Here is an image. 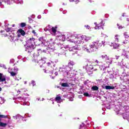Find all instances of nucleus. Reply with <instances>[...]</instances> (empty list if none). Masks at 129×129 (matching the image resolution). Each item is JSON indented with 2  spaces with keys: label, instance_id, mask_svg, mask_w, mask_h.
Here are the masks:
<instances>
[{
  "label": "nucleus",
  "instance_id": "20",
  "mask_svg": "<svg viewBox=\"0 0 129 129\" xmlns=\"http://www.w3.org/2000/svg\"><path fill=\"white\" fill-rule=\"evenodd\" d=\"M57 38L60 41H65V35H60L57 36Z\"/></svg>",
  "mask_w": 129,
  "mask_h": 129
},
{
  "label": "nucleus",
  "instance_id": "8",
  "mask_svg": "<svg viewBox=\"0 0 129 129\" xmlns=\"http://www.w3.org/2000/svg\"><path fill=\"white\" fill-rule=\"evenodd\" d=\"M45 59L46 58H43L40 56H37L36 59L33 60V62H35V63H39V65H40V67H41V65L46 63V61L45 60Z\"/></svg>",
  "mask_w": 129,
  "mask_h": 129
},
{
  "label": "nucleus",
  "instance_id": "1",
  "mask_svg": "<svg viewBox=\"0 0 129 129\" xmlns=\"http://www.w3.org/2000/svg\"><path fill=\"white\" fill-rule=\"evenodd\" d=\"M105 44V41H102V43H99V41H96L93 42L90 45L85 44L82 47L83 51L87 52V53H91V52H94L98 49L99 47H101L102 45Z\"/></svg>",
  "mask_w": 129,
  "mask_h": 129
},
{
  "label": "nucleus",
  "instance_id": "17",
  "mask_svg": "<svg viewBox=\"0 0 129 129\" xmlns=\"http://www.w3.org/2000/svg\"><path fill=\"white\" fill-rule=\"evenodd\" d=\"M55 101H56L57 103H61L63 101V100H62V99L61 98V97H60L59 95H57L56 96V97L55 98Z\"/></svg>",
  "mask_w": 129,
  "mask_h": 129
},
{
  "label": "nucleus",
  "instance_id": "61",
  "mask_svg": "<svg viewBox=\"0 0 129 129\" xmlns=\"http://www.w3.org/2000/svg\"><path fill=\"white\" fill-rule=\"evenodd\" d=\"M51 78L52 79H54V77H52Z\"/></svg>",
  "mask_w": 129,
  "mask_h": 129
},
{
  "label": "nucleus",
  "instance_id": "58",
  "mask_svg": "<svg viewBox=\"0 0 129 129\" xmlns=\"http://www.w3.org/2000/svg\"><path fill=\"white\" fill-rule=\"evenodd\" d=\"M24 84H27V82H25Z\"/></svg>",
  "mask_w": 129,
  "mask_h": 129
},
{
  "label": "nucleus",
  "instance_id": "39",
  "mask_svg": "<svg viewBox=\"0 0 129 129\" xmlns=\"http://www.w3.org/2000/svg\"><path fill=\"white\" fill-rule=\"evenodd\" d=\"M20 100H23V101H25V100H26V98H20Z\"/></svg>",
  "mask_w": 129,
  "mask_h": 129
},
{
  "label": "nucleus",
  "instance_id": "19",
  "mask_svg": "<svg viewBox=\"0 0 129 129\" xmlns=\"http://www.w3.org/2000/svg\"><path fill=\"white\" fill-rule=\"evenodd\" d=\"M91 39V37H88V36H86L85 35H83V40L84 43V41H85L86 42H88V41H89V40H90Z\"/></svg>",
  "mask_w": 129,
  "mask_h": 129
},
{
  "label": "nucleus",
  "instance_id": "4",
  "mask_svg": "<svg viewBox=\"0 0 129 129\" xmlns=\"http://www.w3.org/2000/svg\"><path fill=\"white\" fill-rule=\"evenodd\" d=\"M100 57L103 59V60H106L105 61L103 62V64L100 66L99 68L101 70L106 69V68L109 67V65L112 63V58H109L106 54L101 55Z\"/></svg>",
  "mask_w": 129,
  "mask_h": 129
},
{
  "label": "nucleus",
  "instance_id": "26",
  "mask_svg": "<svg viewBox=\"0 0 129 129\" xmlns=\"http://www.w3.org/2000/svg\"><path fill=\"white\" fill-rule=\"evenodd\" d=\"M124 36L125 39H128V38H129V34H128V33H127V32H125L124 33Z\"/></svg>",
  "mask_w": 129,
  "mask_h": 129
},
{
  "label": "nucleus",
  "instance_id": "3",
  "mask_svg": "<svg viewBox=\"0 0 129 129\" xmlns=\"http://www.w3.org/2000/svg\"><path fill=\"white\" fill-rule=\"evenodd\" d=\"M70 39L69 40L70 43H74V44H82L84 43L83 36L80 35H73L69 34Z\"/></svg>",
  "mask_w": 129,
  "mask_h": 129
},
{
  "label": "nucleus",
  "instance_id": "10",
  "mask_svg": "<svg viewBox=\"0 0 129 129\" xmlns=\"http://www.w3.org/2000/svg\"><path fill=\"white\" fill-rule=\"evenodd\" d=\"M8 117V115H4L0 114V121L2 120V118H7ZM8 125L7 123H4L2 121H0V126L1 127H6Z\"/></svg>",
  "mask_w": 129,
  "mask_h": 129
},
{
  "label": "nucleus",
  "instance_id": "29",
  "mask_svg": "<svg viewBox=\"0 0 129 129\" xmlns=\"http://www.w3.org/2000/svg\"><path fill=\"white\" fill-rule=\"evenodd\" d=\"M20 26L21 27H22V28H24V27H26V23H21L20 24Z\"/></svg>",
  "mask_w": 129,
  "mask_h": 129
},
{
  "label": "nucleus",
  "instance_id": "43",
  "mask_svg": "<svg viewBox=\"0 0 129 129\" xmlns=\"http://www.w3.org/2000/svg\"><path fill=\"white\" fill-rule=\"evenodd\" d=\"M69 100H70V101H73L74 99H73V98H70Z\"/></svg>",
  "mask_w": 129,
  "mask_h": 129
},
{
  "label": "nucleus",
  "instance_id": "63",
  "mask_svg": "<svg viewBox=\"0 0 129 129\" xmlns=\"http://www.w3.org/2000/svg\"><path fill=\"white\" fill-rule=\"evenodd\" d=\"M52 104H54V102H52Z\"/></svg>",
  "mask_w": 129,
  "mask_h": 129
},
{
  "label": "nucleus",
  "instance_id": "52",
  "mask_svg": "<svg viewBox=\"0 0 129 129\" xmlns=\"http://www.w3.org/2000/svg\"><path fill=\"white\" fill-rule=\"evenodd\" d=\"M23 105H27V104L25 102H24V103H23Z\"/></svg>",
  "mask_w": 129,
  "mask_h": 129
},
{
  "label": "nucleus",
  "instance_id": "44",
  "mask_svg": "<svg viewBox=\"0 0 129 129\" xmlns=\"http://www.w3.org/2000/svg\"><path fill=\"white\" fill-rule=\"evenodd\" d=\"M75 2L76 3V4H78V3H79V0H76Z\"/></svg>",
  "mask_w": 129,
  "mask_h": 129
},
{
  "label": "nucleus",
  "instance_id": "25",
  "mask_svg": "<svg viewBox=\"0 0 129 129\" xmlns=\"http://www.w3.org/2000/svg\"><path fill=\"white\" fill-rule=\"evenodd\" d=\"M62 87H69V84L68 83H63L61 84Z\"/></svg>",
  "mask_w": 129,
  "mask_h": 129
},
{
  "label": "nucleus",
  "instance_id": "23",
  "mask_svg": "<svg viewBox=\"0 0 129 129\" xmlns=\"http://www.w3.org/2000/svg\"><path fill=\"white\" fill-rule=\"evenodd\" d=\"M119 37H120V36L119 35H115V37H114L115 42H116V43H118L119 40Z\"/></svg>",
  "mask_w": 129,
  "mask_h": 129
},
{
  "label": "nucleus",
  "instance_id": "15",
  "mask_svg": "<svg viewBox=\"0 0 129 129\" xmlns=\"http://www.w3.org/2000/svg\"><path fill=\"white\" fill-rule=\"evenodd\" d=\"M110 46H112L113 49H117L118 48H119L120 44L116 43H111V44H110Z\"/></svg>",
  "mask_w": 129,
  "mask_h": 129
},
{
  "label": "nucleus",
  "instance_id": "46",
  "mask_svg": "<svg viewBox=\"0 0 129 129\" xmlns=\"http://www.w3.org/2000/svg\"><path fill=\"white\" fill-rule=\"evenodd\" d=\"M126 43H127V42H126V41H123V42H122V44H124V45H125V44H126Z\"/></svg>",
  "mask_w": 129,
  "mask_h": 129
},
{
  "label": "nucleus",
  "instance_id": "53",
  "mask_svg": "<svg viewBox=\"0 0 129 129\" xmlns=\"http://www.w3.org/2000/svg\"><path fill=\"white\" fill-rule=\"evenodd\" d=\"M93 71H97V69H95L93 70Z\"/></svg>",
  "mask_w": 129,
  "mask_h": 129
},
{
  "label": "nucleus",
  "instance_id": "41",
  "mask_svg": "<svg viewBox=\"0 0 129 129\" xmlns=\"http://www.w3.org/2000/svg\"><path fill=\"white\" fill-rule=\"evenodd\" d=\"M28 115H29L28 114H25L24 117H27V116H28L29 117H30V116H28Z\"/></svg>",
  "mask_w": 129,
  "mask_h": 129
},
{
  "label": "nucleus",
  "instance_id": "16",
  "mask_svg": "<svg viewBox=\"0 0 129 129\" xmlns=\"http://www.w3.org/2000/svg\"><path fill=\"white\" fill-rule=\"evenodd\" d=\"M129 54V47L127 49V51H125V50L123 49V52H122V55L124 56H125L126 58H128V54Z\"/></svg>",
  "mask_w": 129,
  "mask_h": 129
},
{
  "label": "nucleus",
  "instance_id": "2",
  "mask_svg": "<svg viewBox=\"0 0 129 129\" xmlns=\"http://www.w3.org/2000/svg\"><path fill=\"white\" fill-rule=\"evenodd\" d=\"M75 64V62H74V61H70V62H69V66H63L60 68L59 71L63 76H67L68 78H71L73 75L72 67Z\"/></svg>",
  "mask_w": 129,
  "mask_h": 129
},
{
  "label": "nucleus",
  "instance_id": "54",
  "mask_svg": "<svg viewBox=\"0 0 129 129\" xmlns=\"http://www.w3.org/2000/svg\"><path fill=\"white\" fill-rule=\"evenodd\" d=\"M1 26H2V23H0V29H2V27Z\"/></svg>",
  "mask_w": 129,
  "mask_h": 129
},
{
  "label": "nucleus",
  "instance_id": "33",
  "mask_svg": "<svg viewBox=\"0 0 129 129\" xmlns=\"http://www.w3.org/2000/svg\"><path fill=\"white\" fill-rule=\"evenodd\" d=\"M2 33L3 35V36H4V37H7V36H8V34H5V33H5V31H2Z\"/></svg>",
  "mask_w": 129,
  "mask_h": 129
},
{
  "label": "nucleus",
  "instance_id": "64",
  "mask_svg": "<svg viewBox=\"0 0 129 129\" xmlns=\"http://www.w3.org/2000/svg\"><path fill=\"white\" fill-rule=\"evenodd\" d=\"M42 100H44V98L42 99Z\"/></svg>",
  "mask_w": 129,
  "mask_h": 129
},
{
  "label": "nucleus",
  "instance_id": "49",
  "mask_svg": "<svg viewBox=\"0 0 129 129\" xmlns=\"http://www.w3.org/2000/svg\"><path fill=\"white\" fill-rule=\"evenodd\" d=\"M95 62L96 63H99V61H98V60H95Z\"/></svg>",
  "mask_w": 129,
  "mask_h": 129
},
{
  "label": "nucleus",
  "instance_id": "50",
  "mask_svg": "<svg viewBox=\"0 0 129 129\" xmlns=\"http://www.w3.org/2000/svg\"><path fill=\"white\" fill-rule=\"evenodd\" d=\"M118 29H119V30H120V29H122V27L120 26L118 27Z\"/></svg>",
  "mask_w": 129,
  "mask_h": 129
},
{
  "label": "nucleus",
  "instance_id": "35",
  "mask_svg": "<svg viewBox=\"0 0 129 129\" xmlns=\"http://www.w3.org/2000/svg\"><path fill=\"white\" fill-rule=\"evenodd\" d=\"M1 67L4 68V69H7V68L6 67V65L5 64H1Z\"/></svg>",
  "mask_w": 129,
  "mask_h": 129
},
{
  "label": "nucleus",
  "instance_id": "57",
  "mask_svg": "<svg viewBox=\"0 0 129 129\" xmlns=\"http://www.w3.org/2000/svg\"><path fill=\"white\" fill-rule=\"evenodd\" d=\"M17 92H18V93H19H19L21 92V91L19 90Z\"/></svg>",
  "mask_w": 129,
  "mask_h": 129
},
{
  "label": "nucleus",
  "instance_id": "60",
  "mask_svg": "<svg viewBox=\"0 0 129 129\" xmlns=\"http://www.w3.org/2000/svg\"><path fill=\"white\" fill-rule=\"evenodd\" d=\"M0 91H2V88L0 87Z\"/></svg>",
  "mask_w": 129,
  "mask_h": 129
},
{
  "label": "nucleus",
  "instance_id": "56",
  "mask_svg": "<svg viewBox=\"0 0 129 129\" xmlns=\"http://www.w3.org/2000/svg\"><path fill=\"white\" fill-rule=\"evenodd\" d=\"M70 2H75L74 0H69Z\"/></svg>",
  "mask_w": 129,
  "mask_h": 129
},
{
  "label": "nucleus",
  "instance_id": "9",
  "mask_svg": "<svg viewBox=\"0 0 129 129\" xmlns=\"http://www.w3.org/2000/svg\"><path fill=\"white\" fill-rule=\"evenodd\" d=\"M18 71H19V69L17 67H15L14 69H8V72L10 73L11 76L14 77L16 75H18Z\"/></svg>",
  "mask_w": 129,
  "mask_h": 129
},
{
  "label": "nucleus",
  "instance_id": "42",
  "mask_svg": "<svg viewBox=\"0 0 129 129\" xmlns=\"http://www.w3.org/2000/svg\"><path fill=\"white\" fill-rule=\"evenodd\" d=\"M41 18H42V17L41 16V15H38L37 16V19H41Z\"/></svg>",
  "mask_w": 129,
  "mask_h": 129
},
{
  "label": "nucleus",
  "instance_id": "38",
  "mask_svg": "<svg viewBox=\"0 0 129 129\" xmlns=\"http://www.w3.org/2000/svg\"><path fill=\"white\" fill-rule=\"evenodd\" d=\"M0 7H1V8H4V5H3V3L2 2H0Z\"/></svg>",
  "mask_w": 129,
  "mask_h": 129
},
{
  "label": "nucleus",
  "instance_id": "22",
  "mask_svg": "<svg viewBox=\"0 0 129 129\" xmlns=\"http://www.w3.org/2000/svg\"><path fill=\"white\" fill-rule=\"evenodd\" d=\"M3 81H6V77H4L3 74H0V82H3Z\"/></svg>",
  "mask_w": 129,
  "mask_h": 129
},
{
  "label": "nucleus",
  "instance_id": "37",
  "mask_svg": "<svg viewBox=\"0 0 129 129\" xmlns=\"http://www.w3.org/2000/svg\"><path fill=\"white\" fill-rule=\"evenodd\" d=\"M32 33L33 34H34V36H37V33H36V31H35V30H32Z\"/></svg>",
  "mask_w": 129,
  "mask_h": 129
},
{
  "label": "nucleus",
  "instance_id": "11",
  "mask_svg": "<svg viewBox=\"0 0 129 129\" xmlns=\"http://www.w3.org/2000/svg\"><path fill=\"white\" fill-rule=\"evenodd\" d=\"M48 31L52 36H55V35H56V32H57V26L52 27L51 29H49Z\"/></svg>",
  "mask_w": 129,
  "mask_h": 129
},
{
  "label": "nucleus",
  "instance_id": "24",
  "mask_svg": "<svg viewBox=\"0 0 129 129\" xmlns=\"http://www.w3.org/2000/svg\"><path fill=\"white\" fill-rule=\"evenodd\" d=\"M105 89L107 90H110V89H114L115 88L113 86H106L105 87Z\"/></svg>",
  "mask_w": 129,
  "mask_h": 129
},
{
  "label": "nucleus",
  "instance_id": "45",
  "mask_svg": "<svg viewBox=\"0 0 129 129\" xmlns=\"http://www.w3.org/2000/svg\"><path fill=\"white\" fill-rule=\"evenodd\" d=\"M54 74H55V76H57L58 75V72H55Z\"/></svg>",
  "mask_w": 129,
  "mask_h": 129
},
{
  "label": "nucleus",
  "instance_id": "36",
  "mask_svg": "<svg viewBox=\"0 0 129 129\" xmlns=\"http://www.w3.org/2000/svg\"><path fill=\"white\" fill-rule=\"evenodd\" d=\"M47 65H48V66H51V65H53V62H52V61H51L50 62H47Z\"/></svg>",
  "mask_w": 129,
  "mask_h": 129
},
{
  "label": "nucleus",
  "instance_id": "14",
  "mask_svg": "<svg viewBox=\"0 0 129 129\" xmlns=\"http://www.w3.org/2000/svg\"><path fill=\"white\" fill-rule=\"evenodd\" d=\"M86 70L87 72H91V70H92L94 68L93 66L91 64H90L89 66H88V64H87L86 66Z\"/></svg>",
  "mask_w": 129,
  "mask_h": 129
},
{
  "label": "nucleus",
  "instance_id": "6",
  "mask_svg": "<svg viewBox=\"0 0 129 129\" xmlns=\"http://www.w3.org/2000/svg\"><path fill=\"white\" fill-rule=\"evenodd\" d=\"M66 49H69V51L71 52L72 51H76V50H80V46L78 45H76L75 46L69 47V45H66L65 47H62L61 48V50H63L64 51L62 52V53H65Z\"/></svg>",
  "mask_w": 129,
  "mask_h": 129
},
{
  "label": "nucleus",
  "instance_id": "7",
  "mask_svg": "<svg viewBox=\"0 0 129 129\" xmlns=\"http://www.w3.org/2000/svg\"><path fill=\"white\" fill-rule=\"evenodd\" d=\"M9 24L5 23V30L8 32H9V38L11 39L12 41L15 40V34L12 32V28L9 27Z\"/></svg>",
  "mask_w": 129,
  "mask_h": 129
},
{
  "label": "nucleus",
  "instance_id": "48",
  "mask_svg": "<svg viewBox=\"0 0 129 129\" xmlns=\"http://www.w3.org/2000/svg\"><path fill=\"white\" fill-rule=\"evenodd\" d=\"M116 57V60H117V59H118V58H119V56H115Z\"/></svg>",
  "mask_w": 129,
  "mask_h": 129
},
{
  "label": "nucleus",
  "instance_id": "62",
  "mask_svg": "<svg viewBox=\"0 0 129 129\" xmlns=\"http://www.w3.org/2000/svg\"><path fill=\"white\" fill-rule=\"evenodd\" d=\"M96 66H94V67H95ZM96 66L98 67V65H96Z\"/></svg>",
  "mask_w": 129,
  "mask_h": 129
},
{
  "label": "nucleus",
  "instance_id": "5",
  "mask_svg": "<svg viewBox=\"0 0 129 129\" xmlns=\"http://www.w3.org/2000/svg\"><path fill=\"white\" fill-rule=\"evenodd\" d=\"M35 39L34 38H31L28 39L27 41V46L25 48V51L28 53H31L33 50L35 48Z\"/></svg>",
  "mask_w": 129,
  "mask_h": 129
},
{
  "label": "nucleus",
  "instance_id": "59",
  "mask_svg": "<svg viewBox=\"0 0 129 129\" xmlns=\"http://www.w3.org/2000/svg\"><path fill=\"white\" fill-rule=\"evenodd\" d=\"M12 27H15V24L12 25Z\"/></svg>",
  "mask_w": 129,
  "mask_h": 129
},
{
  "label": "nucleus",
  "instance_id": "47",
  "mask_svg": "<svg viewBox=\"0 0 129 129\" xmlns=\"http://www.w3.org/2000/svg\"><path fill=\"white\" fill-rule=\"evenodd\" d=\"M110 78H113V75H110Z\"/></svg>",
  "mask_w": 129,
  "mask_h": 129
},
{
  "label": "nucleus",
  "instance_id": "13",
  "mask_svg": "<svg viewBox=\"0 0 129 129\" xmlns=\"http://www.w3.org/2000/svg\"><path fill=\"white\" fill-rule=\"evenodd\" d=\"M95 25H96V26L95 27V30H99L100 29H103V28L102 27H103V26H104V24L102 25V21H101L100 23V24L97 25V23L95 22L94 23Z\"/></svg>",
  "mask_w": 129,
  "mask_h": 129
},
{
  "label": "nucleus",
  "instance_id": "51",
  "mask_svg": "<svg viewBox=\"0 0 129 129\" xmlns=\"http://www.w3.org/2000/svg\"><path fill=\"white\" fill-rule=\"evenodd\" d=\"M41 52V49H38V53H40Z\"/></svg>",
  "mask_w": 129,
  "mask_h": 129
},
{
  "label": "nucleus",
  "instance_id": "31",
  "mask_svg": "<svg viewBox=\"0 0 129 129\" xmlns=\"http://www.w3.org/2000/svg\"><path fill=\"white\" fill-rule=\"evenodd\" d=\"M85 28H86L88 30H90L91 28L89 25H85Z\"/></svg>",
  "mask_w": 129,
  "mask_h": 129
},
{
  "label": "nucleus",
  "instance_id": "55",
  "mask_svg": "<svg viewBox=\"0 0 129 129\" xmlns=\"http://www.w3.org/2000/svg\"><path fill=\"white\" fill-rule=\"evenodd\" d=\"M48 72H49L48 71H45V73H48Z\"/></svg>",
  "mask_w": 129,
  "mask_h": 129
},
{
  "label": "nucleus",
  "instance_id": "32",
  "mask_svg": "<svg viewBox=\"0 0 129 129\" xmlns=\"http://www.w3.org/2000/svg\"><path fill=\"white\" fill-rule=\"evenodd\" d=\"M14 62H15V59H11L10 60V64H13V63H14Z\"/></svg>",
  "mask_w": 129,
  "mask_h": 129
},
{
  "label": "nucleus",
  "instance_id": "21",
  "mask_svg": "<svg viewBox=\"0 0 129 129\" xmlns=\"http://www.w3.org/2000/svg\"><path fill=\"white\" fill-rule=\"evenodd\" d=\"M13 118L14 119H22V118H24V117L21 116L20 114H17L16 116H14Z\"/></svg>",
  "mask_w": 129,
  "mask_h": 129
},
{
  "label": "nucleus",
  "instance_id": "40",
  "mask_svg": "<svg viewBox=\"0 0 129 129\" xmlns=\"http://www.w3.org/2000/svg\"><path fill=\"white\" fill-rule=\"evenodd\" d=\"M15 79L16 80H17L18 81H19V80H20V79H21V78H18L16 77V78H15Z\"/></svg>",
  "mask_w": 129,
  "mask_h": 129
},
{
  "label": "nucleus",
  "instance_id": "18",
  "mask_svg": "<svg viewBox=\"0 0 129 129\" xmlns=\"http://www.w3.org/2000/svg\"><path fill=\"white\" fill-rule=\"evenodd\" d=\"M17 33L18 34V36L19 37H21V35H22V36H25V31L22 29H19L17 31Z\"/></svg>",
  "mask_w": 129,
  "mask_h": 129
},
{
  "label": "nucleus",
  "instance_id": "27",
  "mask_svg": "<svg viewBox=\"0 0 129 129\" xmlns=\"http://www.w3.org/2000/svg\"><path fill=\"white\" fill-rule=\"evenodd\" d=\"M92 90H98V88L97 86H94L93 87H92Z\"/></svg>",
  "mask_w": 129,
  "mask_h": 129
},
{
  "label": "nucleus",
  "instance_id": "30",
  "mask_svg": "<svg viewBox=\"0 0 129 129\" xmlns=\"http://www.w3.org/2000/svg\"><path fill=\"white\" fill-rule=\"evenodd\" d=\"M84 96H87L88 97H89V96H90L89 95V94H88V93H87V92L84 93Z\"/></svg>",
  "mask_w": 129,
  "mask_h": 129
},
{
  "label": "nucleus",
  "instance_id": "12",
  "mask_svg": "<svg viewBox=\"0 0 129 129\" xmlns=\"http://www.w3.org/2000/svg\"><path fill=\"white\" fill-rule=\"evenodd\" d=\"M38 44H36V45L39 46V45H42V44H44V45H45V46H47V42H45V40H44V38L43 37H40L39 38L38 40L37 41Z\"/></svg>",
  "mask_w": 129,
  "mask_h": 129
},
{
  "label": "nucleus",
  "instance_id": "28",
  "mask_svg": "<svg viewBox=\"0 0 129 129\" xmlns=\"http://www.w3.org/2000/svg\"><path fill=\"white\" fill-rule=\"evenodd\" d=\"M5 3H7L8 5H11V1L10 0H4Z\"/></svg>",
  "mask_w": 129,
  "mask_h": 129
},
{
  "label": "nucleus",
  "instance_id": "34",
  "mask_svg": "<svg viewBox=\"0 0 129 129\" xmlns=\"http://www.w3.org/2000/svg\"><path fill=\"white\" fill-rule=\"evenodd\" d=\"M31 83L33 85V86H35V85H36V82H35V81H32Z\"/></svg>",
  "mask_w": 129,
  "mask_h": 129
}]
</instances>
